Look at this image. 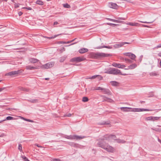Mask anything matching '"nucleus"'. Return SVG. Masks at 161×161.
<instances>
[{
  "mask_svg": "<svg viewBox=\"0 0 161 161\" xmlns=\"http://www.w3.org/2000/svg\"><path fill=\"white\" fill-rule=\"evenodd\" d=\"M111 54L105 53H93L92 54V56L96 59H98L103 57H108L112 56Z\"/></svg>",
  "mask_w": 161,
  "mask_h": 161,
  "instance_id": "obj_1",
  "label": "nucleus"
},
{
  "mask_svg": "<svg viewBox=\"0 0 161 161\" xmlns=\"http://www.w3.org/2000/svg\"><path fill=\"white\" fill-rule=\"evenodd\" d=\"M84 136H78L76 135L67 136L66 135L64 137L66 139L70 140H80L85 138Z\"/></svg>",
  "mask_w": 161,
  "mask_h": 161,
  "instance_id": "obj_2",
  "label": "nucleus"
},
{
  "mask_svg": "<svg viewBox=\"0 0 161 161\" xmlns=\"http://www.w3.org/2000/svg\"><path fill=\"white\" fill-rule=\"evenodd\" d=\"M106 139H104V136L103 137V139H100L97 140V141H98V142L97 144V146L98 147L102 148L103 149L104 148L106 145L107 144L104 141Z\"/></svg>",
  "mask_w": 161,
  "mask_h": 161,
  "instance_id": "obj_3",
  "label": "nucleus"
},
{
  "mask_svg": "<svg viewBox=\"0 0 161 161\" xmlns=\"http://www.w3.org/2000/svg\"><path fill=\"white\" fill-rule=\"evenodd\" d=\"M23 72V70L22 69L18 70L17 71H12L6 73L5 74V75L12 76L20 74V73H22Z\"/></svg>",
  "mask_w": 161,
  "mask_h": 161,
  "instance_id": "obj_4",
  "label": "nucleus"
},
{
  "mask_svg": "<svg viewBox=\"0 0 161 161\" xmlns=\"http://www.w3.org/2000/svg\"><path fill=\"white\" fill-rule=\"evenodd\" d=\"M54 64V63L53 62H49L45 64L42 65L41 66V68L43 69H47L52 67Z\"/></svg>",
  "mask_w": 161,
  "mask_h": 161,
  "instance_id": "obj_5",
  "label": "nucleus"
},
{
  "mask_svg": "<svg viewBox=\"0 0 161 161\" xmlns=\"http://www.w3.org/2000/svg\"><path fill=\"white\" fill-rule=\"evenodd\" d=\"M86 58L83 57H75L72 58L70 60L71 62H79L85 60Z\"/></svg>",
  "mask_w": 161,
  "mask_h": 161,
  "instance_id": "obj_6",
  "label": "nucleus"
},
{
  "mask_svg": "<svg viewBox=\"0 0 161 161\" xmlns=\"http://www.w3.org/2000/svg\"><path fill=\"white\" fill-rule=\"evenodd\" d=\"M104 137L105 139L108 141H109L111 139L115 140H116V136L115 135H105L104 136Z\"/></svg>",
  "mask_w": 161,
  "mask_h": 161,
  "instance_id": "obj_7",
  "label": "nucleus"
},
{
  "mask_svg": "<svg viewBox=\"0 0 161 161\" xmlns=\"http://www.w3.org/2000/svg\"><path fill=\"white\" fill-rule=\"evenodd\" d=\"M130 43L128 42H118L113 45V47L115 48H119L123 46L125 44H129Z\"/></svg>",
  "mask_w": 161,
  "mask_h": 161,
  "instance_id": "obj_8",
  "label": "nucleus"
},
{
  "mask_svg": "<svg viewBox=\"0 0 161 161\" xmlns=\"http://www.w3.org/2000/svg\"><path fill=\"white\" fill-rule=\"evenodd\" d=\"M103 149H105V150H106V151L108 152L111 153H113L114 151V149L113 147L110 146L108 145H106V146Z\"/></svg>",
  "mask_w": 161,
  "mask_h": 161,
  "instance_id": "obj_9",
  "label": "nucleus"
},
{
  "mask_svg": "<svg viewBox=\"0 0 161 161\" xmlns=\"http://www.w3.org/2000/svg\"><path fill=\"white\" fill-rule=\"evenodd\" d=\"M101 97L103 98V101H107L108 102L112 103L114 102V101L111 99L106 97L104 95H101Z\"/></svg>",
  "mask_w": 161,
  "mask_h": 161,
  "instance_id": "obj_10",
  "label": "nucleus"
},
{
  "mask_svg": "<svg viewBox=\"0 0 161 161\" xmlns=\"http://www.w3.org/2000/svg\"><path fill=\"white\" fill-rule=\"evenodd\" d=\"M102 92L104 94H107L108 95H111L112 93L110 90L106 88H103L102 89Z\"/></svg>",
  "mask_w": 161,
  "mask_h": 161,
  "instance_id": "obj_11",
  "label": "nucleus"
},
{
  "mask_svg": "<svg viewBox=\"0 0 161 161\" xmlns=\"http://www.w3.org/2000/svg\"><path fill=\"white\" fill-rule=\"evenodd\" d=\"M108 6L110 8L115 9H117L118 7L116 4L113 3H109Z\"/></svg>",
  "mask_w": 161,
  "mask_h": 161,
  "instance_id": "obj_12",
  "label": "nucleus"
},
{
  "mask_svg": "<svg viewBox=\"0 0 161 161\" xmlns=\"http://www.w3.org/2000/svg\"><path fill=\"white\" fill-rule=\"evenodd\" d=\"M119 74L122 75L119 70L118 69L113 68V74L114 75H117Z\"/></svg>",
  "mask_w": 161,
  "mask_h": 161,
  "instance_id": "obj_13",
  "label": "nucleus"
},
{
  "mask_svg": "<svg viewBox=\"0 0 161 161\" xmlns=\"http://www.w3.org/2000/svg\"><path fill=\"white\" fill-rule=\"evenodd\" d=\"M68 144L72 147L76 148L78 147L79 146V145L78 144L76 143L73 142H68Z\"/></svg>",
  "mask_w": 161,
  "mask_h": 161,
  "instance_id": "obj_14",
  "label": "nucleus"
},
{
  "mask_svg": "<svg viewBox=\"0 0 161 161\" xmlns=\"http://www.w3.org/2000/svg\"><path fill=\"white\" fill-rule=\"evenodd\" d=\"M137 65L136 64H133L128 66V68L127 69H133L136 67Z\"/></svg>",
  "mask_w": 161,
  "mask_h": 161,
  "instance_id": "obj_15",
  "label": "nucleus"
},
{
  "mask_svg": "<svg viewBox=\"0 0 161 161\" xmlns=\"http://www.w3.org/2000/svg\"><path fill=\"white\" fill-rule=\"evenodd\" d=\"M88 51V49L86 48H82L79 50V52L80 53H83Z\"/></svg>",
  "mask_w": 161,
  "mask_h": 161,
  "instance_id": "obj_16",
  "label": "nucleus"
},
{
  "mask_svg": "<svg viewBox=\"0 0 161 161\" xmlns=\"http://www.w3.org/2000/svg\"><path fill=\"white\" fill-rule=\"evenodd\" d=\"M135 110H132V111H148V110L147 109L144 108H135Z\"/></svg>",
  "mask_w": 161,
  "mask_h": 161,
  "instance_id": "obj_17",
  "label": "nucleus"
},
{
  "mask_svg": "<svg viewBox=\"0 0 161 161\" xmlns=\"http://www.w3.org/2000/svg\"><path fill=\"white\" fill-rule=\"evenodd\" d=\"M26 69L27 70H32L35 69H37L38 68L37 67H33L30 65H28L26 66Z\"/></svg>",
  "mask_w": 161,
  "mask_h": 161,
  "instance_id": "obj_18",
  "label": "nucleus"
},
{
  "mask_svg": "<svg viewBox=\"0 0 161 161\" xmlns=\"http://www.w3.org/2000/svg\"><path fill=\"white\" fill-rule=\"evenodd\" d=\"M120 108L121 110H123L125 112L129 111V110L128 109H132V108H130L124 107H121Z\"/></svg>",
  "mask_w": 161,
  "mask_h": 161,
  "instance_id": "obj_19",
  "label": "nucleus"
},
{
  "mask_svg": "<svg viewBox=\"0 0 161 161\" xmlns=\"http://www.w3.org/2000/svg\"><path fill=\"white\" fill-rule=\"evenodd\" d=\"M113 68H110L105 73L108 74H113Z\"/></svg>",
  "mask_w": 161,
  "mask_h": 161,
  "instance_id": "obj_20",
  "label": "nucleus"
},
{
  "mask_svg": "<svg viewBox=\"0 0 161 161\" xmlns=\"http://www.w3.org/2000/svg\"><path fill=\"white\" fill-rule=\"evenodd\" d=\"M39 60L34 58H32L30 59V61L31 63H35L38 62Z\"/></svg>",
  "mask_w": 161,
  "mask_h": 161,
  "instance_id": "obj_21",
  "label": "nucleus"
},
{
  "mask_svg": "<svg viewBox=\"0 0 161 161\" xmlns=\"http://www.w3.org/2000/svg\"><path fill=\"white\" fill-rule=\"evenodd\" d=\"M103 48H106L108 49H112V47L109 46H100L99 47H98L97 48V49H101Z\"/></svg>",
  "mask_w": 161,
  "mask_h": 161,
  "instance_id": "obj_22",
  "label": "nucleus"
},
{
  "mask_svg": "<svg viewBox=\"0 0 161 161\" xmlns=\"http://www.w3.org/2000/svg\"><path fill=\"white\" fill-rule=\"evenodd\" d=\"M107 19L111 21L117 23H121L122 22V21H119L117 20L114 19L110 18H108Z\"/></svg>",
  "mask_w": 161,
  "mask_h": 161,
  "instance_id": "obj_23",
  "label": "nucleus"
},
{
  "mask_svg": "<svg viewBox=\"0 0 161 161\" xmlns=\"http://www.w3.org/2000/svg\"><path fill=\"white\" fill-rule=\"evenodd\" d=\"M127 25L133 26H137L138 25H139V24L137 23L129 22L127 24Z\"/></svg>",
  "mask_w": 161,
  "mask_h": 161,
  "instance_id": "obj_24",
  "label": "nucleus"
},
{
  "mask_svg": "<svg viewBox=\"0 0 161 161\" xmlns=\"http://www.w3.org/2000/svg\"><path fill=\"white\" fill-rule=\"evenodd\" d=\"M117 142L119 143H124L126 142L123 140L120 139H116Z\"/></svg>",
  "mask_w": 161,
  "mask_h": 161,
  "instance_id": "obj_25",
  "label": "nucleus"
},
{
  "mask_svg": "<svg viewBox=\"0 0 161 161\" xmlns=\"http://www.w3.org/2000/svg\"><path fill=\"white\" fill-rule=\"evenodd\" d=\"M112 65L115 67H117L119 68H120L121 67V66H120V64H117L115 63H114L112 64Z\"/></svg>",
  "mask_w": 161,
  "mask_h": 161,
  "instance_id": "obj_26",
  "label": "nucleus"
},
{
  "mask_svg": "<svg viewBox=\"0 0 161 161\" xmlns=\"http://www.w3.org/2000/svg\"><path fill=\"white\" fill-rule=\"evenodd\" d=\"M111 82V83L112 85L114 86H118L119 84V83L118 82L115 81H112Z\"/></svg>",
  "mask_w": 161,
  "mask_h": 161,
  "instance_id": "obj_27",
  "label": "nucleus"
},
{
  "mask_svg": "<svg viewBox=\"0 0 161 161\" xmlns=\"http://www.w3.org/2000/svg\"><path fill=\"white\" fill-rule=\"evenodd\" d=\"M97 77H101V76H100L99 75H95L92 76L91 77H89V78H87L86 79H94L96 78Z\"/></svg>",
  "mask_w": 161,
  "mask_h": 161,
  "instance_id": "obj_28",
  "label": "nucleus"
},
{
  "mask_svg": "<svg viewBox=\"0 0 161 161\" xmlns=\"http://www.w3.org/2000/svg\"><path fill=\"white\" fill-rule=\"evenodd\" d=\"M36 3L39 5H43L44 4L43 2L42 1L38 0L36 1Z\"/></svg>",
  "mask_w": 161,
  "mask_h": 161,
  "instance_id": "obj_29",
  "label": "nucleus"
},
{
  "mask_svg": "<svg viewBox=\"0 0 161 161\" xmlns=\"http://www.w3.org/2000/svg\"><path fill=\"white\" fill-rule=\"evenodd\" d=\"M38 99H31L28 100V101L31 103H36L38 102Z\"/></svg>",
  "mask_w": 161,
  "mask_h": 161,
  "instance_id": "obj_30",
  "label": "nucleus"
},
{
  "mask_svg": "<svg viewBox=\"0 0 161 161\" xmlns=\"http://www.w3.org/2000/svg\"><path fill=\"white\" fill-rule=\"evenodd\" d=\"M19 89L21 91H23L26 92H28L29 91V89L22 87L20 88Z\"/></svg>",
  "mask_w": 161,
  "mask_h": 161,
  "instance_id": "obj_31",
  "label": "nucleus"
},
{
  "mask_svg": "<svg viewBox=\"0 0 161 161\" xmlns=\"http://www.w3.org/2000/svg\"><path fill=\"white\" fill-rule=\"evenodd\" d=\"M63 6L65 8H70V5L67 3L63 4Z\"/></svg>",
  "mask_w": 161,
  "mask_h": 161,
  "instance_id": "obj_32",
  "label": "nucleus"
},
{
  "mask_svg": "<svg viewBox=\"0 0 161 161\" xmlns=\"http://www.w3.org/2000/svg\"><path fill=\"white\" fill-rule=\"evenodd\" d=\"M103 88H102L100 87H96V88H92V90H101L102 91V89H103Z\"/></svg>",
  "mask_w": 161,
  "mask_h": 161,
  "instance_id": "obj_33",
  "label": "nucleus"
},
{
  "mask_svg": "<svg viewBox=\"0 0 161 161\" xmlns=\"http://www.w3.org/2000/svg\"><path fill=\"white\" fill-rule=\"evenodd\" d=\"M82 101L83 102H86L88 101V98L87 97H83Z\"/></svg>",
  "mask_w": 161,
  "mask_h": 161,
  "instance_id": "obj_34",
  "label": "nucleus"
},
{
  "mask_svg": "<svg viewBox=\"0 0 161 161\" xmlns=\"http://www.w3.org/2000/svg\"><path fill=\"white\" fill-rule=\"evenodd\" d=\"M146 119L147 120L153 121V116L148 117L146 118Z\"/></svg>",
  "mask_w": 161,
  "mask_h": 161,
  "instance_id": "obj_35",
  "label": "nucleus"
},
{
  "mask_svg": "<svg viewBox=\"0 0 161 161\" xmlns=\"http://www.w3.org/2000/svg\"><path fill=\"white\" fill-rule=\"evenodd\" d=\"M130 58L132 59H134L136 58V56L135 55L131 53L130 56Z\"/></svg>",
  "mask_w": 161,
  "mask_h": 161,
  "instance_id": "obj_36",
  "label": "nucleus"
},
{
  "mask_svg": "<svg viewBox=\"0 0 161 161\" xmlns=\"http://www.w3.org/2000/svg\"><path fill=\"white\" fill-rule=\"evenodd\" d=\"M66 57H61L59 60V61L60 62H63L66 59Z\"/></svg>",
  "mask_w": 161,
  "mask_h": 161,
  "instance_id": "obj_37",
  "label": "nucleus"
},
{
  "mask_svg": "<svg viewBox=\"0 0 161 161\" xmlns=\"http://www.w3.org/2000/svg\"><path fill=\"white\" fill-rule=\"evenodd\" d=\"M125 60L127 63H131V61L130 59L125 58Z\"/></svg>",
  "mask_w": 161,
  "mask_h": 161,
  "instance_id": "obj_38",
  "label": "nucleus"
},
{
  "mask_svg": "<svg viewBox=\"0 0 161 161\" xmlns=\"http://www.w3.org/2000/svg\"><path fill=\"white\" fill-rule=\"evenodd\" d=\"M6 119L7 120H12L14 119L13 117L9 116L7 117Z\"/></svg>",
  "mask_w": 161,
  "mask_h": 161,
  "instance_id": "obj_39",
  "label": "nucleus"
},
{
  "mask_svg": "<svg viewBox=\"0 0 161 161\" xmlns=\"http://www.w3.org/2000/svg\"><path fill=\"white\" fill-rule=\"evenodd\" d=\"M18 149L20 150V151H22V147L21 144H19L18 146Z\"/></svg>",
  "mask_w": 161,
  "mask_h": 161,
  "instance_id": "obj_40",
  "label": "nucleus"
},
{
  "mask_svg": "<svg viewBox=\"0 0 161 161\" xmlns=\"http://www.w3.org/2000/svg\"><path fill=\"white\" fill-rule=\"evenodd\" d=\"M160 118V117H153V121H154L155 120H157L159 119Z\"/></svg>",
  "mask_w": 161,
  "mask_h": 161,
  "instance_id": "obj_41",
  "label": "nucleus"
},
{
  "mask_svg": "<svg viewBox=\"0 0 161 161\" xmlns=\"http://www.w3.org/2000/svg\"><path fill=\"white\" fill-rule=\"evenodd\" d=\"M138 21L139 22H140L141 23H152L153 22V21L151 22H147V21Z\"/></svg>",
  "mask_w": 161,
  "mask_h": 161,
  "instance_id": "obj_42",
  "label": "nucleus"
},
{
  "mask_svg": "<svg viewBox=\"0 0 161 161\" xmlns=\"http://www.w3.org/2000/svg\"><path fill=\"white\" fill-rule=\"evenodd\" d=\"M22 8L25 9H28L29 10H31L32 9V8L31 7H23Z\"/></svg>",
  "mask_w": 161,
  "mask_h": 161,
  "instance_id": "obj_43",
  "label": "nucleus"
},
{
  "mask_svg": "<svg viewBox=\"0 0 161 161\" xmlns=\"http://www.w3.org/2000/svg\"><path fill=\"white\" fill-rule=\"evenodd\" d=\"M22 158L25 161H30L28 158L25 156H23Z\"/></svg>",
  "mask_w": 161,
  "mask_h": 161,
  "instance_id": "obj_44",
  "label": "nucleus"
},
{
  "mask_svg": "<svg viewBox=\"0 0 161 161\" xmlns=\"http://www.w3.org/2000/svg\"><path fill=\"white\" fill-rule=\"evenodd\" d=\"M52 161H61L58 158H53L52 159Z\"/></svg>",
  "mask_w": 161,
  "mask_h": 161,
  "instance_id": "obj_45",
  "label": "nucleus"
},
{
  "mask_svg": "<svg viewBox=\"0 0 161 161\" xmlns=\"http://www.w3.org/2000/svg\"><path fill=\"white\" fill-rule=\"evenodd\" d=\"M131 53H124V55L129 56L130 57V54H131Z\"/></svg>",
  "mask_w": 161,
  "mask_h": 161,
  "instance_id": "obj_46",
  "label": "nucleus"
},
{
  "mask_svg": "<svg viewBox=\"0 0 161 161\" xmlns=\"http://www.w3.org/2000/svg\"><path fill=\"white\" fill-rule=\"evenodd\" d=\"M150 75L152 76H156L157 75V74L155 72H152L150 73Z\"/></svg>",
  "mask_w": 161,
  "mask_h": 161,
  "instance_id": "obj_47",
  "label": "nucleus"
},
{
  "mask_svg": "<svg viewBox=\"0 0 161 161\" xmlns=\"http://www.w3.org/2000/svg\"><path fill=\"white\" fill-rule=\"evenodd\" d=\"M76 39V38H75L74 39L72 40L71 41H68V42H67V43H71V42H73V41H74Z\"/></svg>",
  "mask_w": 161,
  "mask_h": 161,
  "instance_id": "obj_48",
  "label": "nucleus"
},
{
  "mask_svg": "<svg viewBox=\"0 0 161 161\" xmlns=\"http://www.w3.org/2000/svg\"><path fill=\"white\" fill-rule=\"evenodd\" d=\"M72 114H66L64 115V116L70 117L71 116Z\"/></svg>",
  "mask_w": 161,
  "mask_h": 161,
  "instance_id": "obj_49",
  "label": "nucleus"
},
{
  "mask_svg": "<svg viewBox=\"0 0 161 161\" xmlns=\"http://www.w3.org/2000/svg\"><path fill=\"white\" fill-rule=\"evenodd\" d=\"M117 19H121V20H125V19L124 18H120V17H119V18H116Z\"/></svg>",
  "mask_w": 161,
  "mask_h": 161,
  "instance_id": "obj_50",
  "label": "nucleus"
},
{
  "mask_svg": "<svg viewBox=\"0 0 161 161\" xmlns=\"http://www.w3.org/2000/svg\"><path fill=\"white\" fill-rule=\"evenodd\" d=\"M160 47H161V44H159L156 47V48H158Z\"/></svg>",
  "mask_w": 161,
  "mask_h": 161,
  "instance_id": "obj_51",
  "label": "nucleus"
},
{
  "mask_svg": "<svg viewBox=\"0 0 161 161\" xmlns=\"http://www.w3.org/2000/svg\"><path fill=\"white\" fill-rule=\"evenodd\" d=\"M23 14V13L19 11L18 12V14L19 16H21Z\"/></svg>",
  "mask_w": 161,
  "mask_h": 161,
  "instance_id": "obj_52",
  "label": "nucleus"
},
{
  "mask_svg": "<svg viewBox=\"0 0 161 161\" xmlns=\"http://www.w3.org/2000/svg\"><path fill=\"white\" fill-rule=\"evenodd\" d=\"M27 121L31 122H33L34 121L32 120L29 119H27Z\"/></svg>",
  "mask_w": 161,
  "mask_h": 161,
  "instance_id": "obj_53",
  "label": "nucleus"
},
{
  "mask_svg": "<svg viewBox=\"0 0 161 161\" xmlns=\"http://www.w3.org/2000/svg\"><path fill=\"white\" fill-rule=\"evenodd\" d=\"M121 68H125V65H121L120 64Z\"/></svg>",
  "mask_w": 161,
  "mask_h": 161,
  "instance_id": "obj_54",
  "label": "nucleus"
},
{
  "mask_svg": "<svg viewBox=\"0 0 161 161\" xmlns=\"http://www.w3.org/2000/svg\"><path fill=\"white\" fill-rule=\"evenodd\" d=\"M35 145L37 147H41V148L42 147V146H39V145L37 144H36Z\"/></svg>",
  "mask_w": 161,
  "mask_h": 161,
  "instance_id": "obj_55",
  "label": "nucleus"
},
{
  "mask_svg": "<svg viewBox=\"0 0 161 161\" xmlns=\"http://www.w3.org/2000/svg\"><path fill=\"white\" fill-rule=\"evenodd\" d=\"M5 88V87H3L0 88V92L2 91Z\"/></svg>",
  "mask_w": 161,
  "mask_h": 161,
  "instance_id": "obj_56",
  "label": "nucleus"
},
{
  "mask_svg": "<svg viewBox=\"0 0 161 161\" xmlns=\"http://www.w3.org/2000/svg\"><path fill=\"white\" fill-rule=\"evenodd\" d=\"M44 37L45 38H48L49 39H51L52 38H54L53 37H48L46 36H44Z\"/></svg>",
  "mask_w": 161,
  "mask_h": 161,
  "instance_id": "obj_57",
  "label": "nucleus"
},
{
  "mask_svg": "<svg viewBox=\"0 0 161 161\" xmlns=\"http://www.w3.org/2000/svg\"><path fill=\"white\" fill-rule=\"evenodd\" d=\"M19 7V4H15V7L16 8H17Z\"/></svg>",
  "mask_w": 161,
  "mask_h": 161,
  "instance_id": "obj_58",
  "label": "nucleus"
},
{
  "mask_svg": "<svg viewBox=\"0 0 161 161\" xmlns=\"http://www.w3.org/2000/svg\"><path fill=\"white\" fill-rule=\"evenodd\" d=\"M142 26L143 27H149V26L147 25H142Z\"/></svg>",
  "mask_w": 161,
  "mask_h": 161,
  "instance_id": "obj_59",
  "label": "nucleus"
},
{
  "mask_svg": "<svg viewBox=\"0 0 161 161\" xmlns=\"http://www.w3.org/2000/svg\"><path fill=\"white\" fill-rule=\"evenodd\" d=\"M153 96H154L153 94H152L151 95H150V96H148V97H153Z\"/></svg>",
  "mask_w": 161,
  "mask_h": 161,
  "instance_id": "obj_60",
  "label": "nucleus"
},
{
  "mask_svg": "<svg viewBox=\"0 0 161 161\" xmlns=\"http://www.w3.org/2000/svg\"><path fill=\"white\" fill-rule=\"evenodd\" d=\"M58 24V22H57V21L54 22V24H54V25H57Z\"/></svg>",
  "mask_w": 161,
  "mask_h": 161,
  "instance_id": "obj_61",
  "label": "nucleus"
},
{
  "mask_svg": "<svg viewBox=\"0 0 161 161\" xmlns=\"http://www.w3.org/2000/svg\"><path fill=\"white\" fill-rule=\"evenodd\" d=\"M60 43H64V44H66L67 42H61Z\"/></svg>",
  "mask_w": 161,
  "mask_h": 161,
  "instance_id": "obj_62",
  "label": "nucleus"
},
{
  "mask_svg": "<svg viewBox=\"0 0 161 161\" xmlns=\"http://www.w3.org/2000/svg\"><path fill=\"white\" fill-rule=\"evenodd\" d=\"M158 55L159 56L161 57V52H160L158 53Z\"/></svg>",
  "mask_w": 161,
  "mask_h": 161,
  "instance_id": "obj_63",
  "label": "nucleus"
},
{
  "mask_svg": "<svg viewBox=\"0 0 161 161\" xmlns=\"http://www.w3.org/2000/svg\"><path fill=\"white\" fill-rule=\"evenodd\" d=\"M158 141L161 143V140L158 139Z\"/></svg>",
  "mask_w": 161,
  "mask_h": 161,
  "instance_id": "obj_64",
  "label": "nucleus"
}]
</instances>
